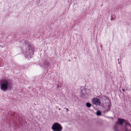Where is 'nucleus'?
<instances>
[{"label": "nucleus", "mask_w": 131, "mask_h": 131, "mask_svg": "<svg viewBox=\"0 0 131 131\" xmlns=\"http://www.w3.org/2000/svg\"><path fill=\"white\" fill-rule=\"evenodd\" d=\"M86 105L88 107H90L91 106V104L89 102H87L86 104Z\"/></svg>", "instance_id": "0eeeda50"}, {"label": "nucleus", "mask_w": 131, "mask_h": 131, "mask_svg": "<svg viewBox=\"0 0 131 131\" xmlns=\"http://www.w3.org/2000/svg\"><path fill=\"white\" fill-rule=\"evenodd\" d=\"M0 88L3 91H6L12 88V84L11 81L8 79H3L0 82Z\"/></svg>", "instance_id": "f257e3e1"}, {"label": "nucleus", "mask_w": 131, "mask_h": 131, "mask_svg": "<svg viewBox=\"0 0 131 131\" xmlns=\"http://www.w3.org/2000/svg\"><path fill=\"white\" fill-rule=\"evenodd\" d=\"M110 106H108V108H109V109H107V110H110Z\"/></svg>", "instance_id": "f8f14e48"}, {"label": "nucleus", "mask_w": 131, "mask_h": 131, "mask_svg": "<svg viewBox=\"0 0 131 131\" xmlns=\"http://www.w3.org/2000/svg\"><path fill=\"white\" fill-rule=\"evenodd\" d=\"M122 90H123V91H124H124H125V89H122Z\"/></svg>", "instance_id": "9d476101"}, {"label": "nucleus", "mask_w": 131, "mask_h": 131, "mask_svg": "<svg viewBox=\"0 0 131 131\" xmlns=\"http://www.w3.org/2000/svg\"><path fill=\"white\" fill-rule=\"evenodd\" d=\"M59 110H60V108H59Z\"/></svg>", "instance_id": "dca6fc26"}, {"label": "nucleus", "mask_w": 131, "mask_h": 131, "mask_svg": "<svg viewBox=\"0 0 131 131\" xmlns=\"http://www.w3.org/2000/svg\"><path fill=\"white\" fill-rule=\"evenodd\" d=\"M66 109L67 111L68 112L69 111L68 109V108H66Z\"/></svg>", "instance_id": "ddd939ff"}, {"label": "nucleus", "mask_w": 131, "mask_h": 131, "mask_svg": "<svg viewBox=\"0 0 131 131\" xmlns=\"http://www.w3.org/2000/svg\"><path fill=\"white\" fill-rule=\"evenodd\" d=\"M62 128L60 124L55 123L53 124L51 127V129L53 131H61Z\"/></svg>", "instance_id": "f03ea898"}, {"label": "nucleus", "mask_w": 131, "mask_h": 131, "mask_svg": "<svg viewBox=\"0 0 131 131\" xmlns=\"http://www.w3.org/2000/svg\"><path fill=\"white\" fill-rule=\"evenodd\" d=\"M29 53H28V55H26L27 57L28 58H31L33 54V51L32 50H31L29 52Z\"/></svg>", "instance_id": "423d86ee"}, {"label": "nucleus", "mask_w": 131, "mask_h": 131, "mask_svg": "<svg viewBox=\"0 0 131 131\" xmlns=\"http://www.w3.org/2000/svg\"><path fill=\"white\" fill-rule=\"evenodd\" d=\"M44 65H46V64H45V63H44Z\"/></svg>", "instance_id": "4468645a"}, {"label": "nucleus", "mask_w": 131, "mask_h": 131, "mask_svg": "<svg viewBox=\"0 0 131 131\" xmlns=\"http://www.w3.org/2000/svg\"><path fill=\"white\" fill-rule=\"evenodd\" d=\"M92 102L93 103L96 105H99L101 104V102L99 99L94 98L92 100Z\"/></svg>", "instance_id": "20e7f679"}, {"label": "nucleus", "mask_w": 131, "mask_h": 131, "mask_svg": "<svg viewBox=\"0 0 131 131\" xmlns=\"http://www.w3.org/2000/svg\"><path fill=\"white\" fill-rule=\"evenodd\" d=\"M126 131H131V125L128 123H126Z\"/></svg>", "instance_id": "39448f33"}, {"label": "nucleus", "mask_w": 131, "mask_h": 131, "mask_svg": "<svg viewBox=\"0 0 131 131\" xmlns=\"http://www.w3.org/2000/svg\"><path fill=\"white\" fill-rule=\"evenodd\" d=\"M82 96V97H83V95H82V96Z\"/></svg>", "instance_id": "2eb2a0df"}, {"label": "nucleus", "mask_w": 131, "mask_h": 131, "mask_svg": "<svg viewBox=\"0 0 131 131\" xmlns=\"http://www.w3.org/2000/svg\"><path fill=\"white\" fill-rule=\"evenodd\" d=\"M124 122V120L123 119L119 118L118 121H117L114 127V131H119L117 129V125L118 124L122 125L123 124Z\"/></svg>", "instance_id": "7ed1b4c3"}, {"label": "nucleus", "mask_w": 131, "mask_h": 131, "mask_svg": "<svg viewBox=\"0 0 131 131\" xmlns=\"http://www.w3.org/2000/svg\"><path fill=\"white\" fill-rule=\"evenodd\" d=\"M46 65H47L46 66H49V64L48 63H47V64Z\"/></svg>", "instance_id": "9b49d317"}, {"label": "nucleus", "mask_w": 131, "mask_h": 131, "mask_svg": "<svg viewBox=\"0 0 131 131\" xmlns=\"http://www.w3.org/2000/svg\"><path fill=\"white\" fill-rule=\"evenodd\" d=\"M96 114L97 116H100L101 115V113L100 111H98L97 112Z\"/></svg>", "instance_id": "1a4fd4ad"}, {"label": "nucleus", "mask_w": 131, "mask_h": 131, "mask_svg": "<svg viewBox=\"0 0 131 131\" xmlns=\"http://www.w3.org/2000/svg\"><path fill=\"white\" fill-rule=\"evenodd\" d=\"M25 44H26L28 47H29L30 46V44L28 43V42L27 41H24Z\"/></svg>", "instance_id": "6e6552de"}]
</instances>
